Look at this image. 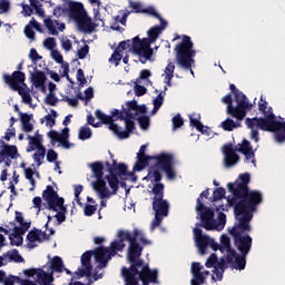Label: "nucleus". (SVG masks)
I'll use <instances>...</instances> for the list:
<instances>
[{"label":"nucleus","mask_w":285,"mask_h":285,"mask_svg":"<svg viewBox=\"0 0 285 285\" xmlns=\"http://www.w3.org/2000/svg\"><path fill=\"white\" fill-rule=\"evenodd\" d=\"M137 39H138V40H141V38H139V36H135V37L132 38V40H125V42H126V49H130V50L132 51V53H136V56H138V57L140 58L139 52L136 51V42H137Z\"/></svg>","instance_id":"obj_46"},{"label":"nucleus","mask_w":285,"mask_h":285,"mask_svg":"<svg viewBox=\"0 0 285 285\" xmlns=\"http://www.w3.org/2000/svg\"><path fill=\"white\" fill-rule=\"evenodd\" d=\"M30 4L33 7L38 16H45V9H42V4L39 0H30Z\"/></svg>","instance_id":"obj_57"},{"label":"nucleus","mask_w":285,"mask_h":285,"mask_svg":"<svg viewBox=\"0 0 285 285\" xmlns=\"http://www.w3.org/2000/svg\"><path fill=\"white\" fill-rule=\"evenodd\" d=\"M29 228H31V223H26V220H22L19 227H14V230L16 233H19V237H23Z\"/></svg>","instance_id":"obj_50"},{"label":"nucleus","mask_w":285,"mask_h":285,"mask_svg":"<svg viewBox=\"0 0 285 285\" xmlns=\"http://www.w3.org/2000/svg\"><path fill=\"white\" fill-rule=\"evenodd\" d=\"M52 282H55V277H53V273H46V271H43L41 268V271H39L38 273V284L39 285H55L52 284ZM36 284V282H23V285H38Z\"/></svg>","instance_id":"obj_21"},{"label":"nucleus","mask_w":285,"mask_h":285,"mask_svg":"<svg viewBox=\"0 0 285 285\" xmlns=\"http://www.w3.org/2000/svg\"><path fill=\"white\" fill-rule=\"evenodd\" d=\"M134 240V234L131 232H128V229H119L118 232V238H115V240H111L109 247H100L98 250L97 258L101 262V266H108V263L112 257H116L117 253H122L126 248V243H129V246H131Z\"/></svg>","instance_id":"obj_7"},{"label":"nucleus","mask_w":285,"mask_h":285,"mask_svg":"<svg viewBox=\"0 0 285 285\" xmlns=\"http://www.w3.org/2000/svg\"><path fill=\"white\" fill-rule=\"evenodd\" d=\"M11 4L9 0H0V13H7L10 11Z\"/></svg>","instance_id":"obj_64"},{"label":"nucleus","mask_w":285,"mask_h":285,"mask_svg":"<svg viewBox=\"0 0 285 285\" xmlns=\"http://www.w3.org/2000/svg\"><path fill=\"white\" fill-rule=\"evenodd\" d=\"M90 167L94 171V176L96 177V180L92 183L94 189L98 191L100 198H110L111 193L104 178V163H101V160H96L95 163H91Z\"/></svg>","instance_id":"obj_14"},{"label":"nucleus","mask_w":285,"mask_h":285,"mask_svg":"<svg viewBox=\"0 0 285 285\" xmlns=\"http://www.w3.org/2000/svg\"><path fill=\"white\" fill-rule=\"evenodd\" d=\"M0 144L2 145V149H0V163H3L7 156H9L10 158H17L18 156L17 145H9L8 142H4L3 138H1Z\"/></svg>","instance_id":"obj_18"},{"label":"nucleus","mask_w":285,"mask_h":285,"mask_svg":"<svg viewBox=\"0 0 285 285\" xmlns=\"http://www.w3.org/2000/svg\"><path fill=\"white\" fill-rule=\"evenodd\" d=\"M45 24L52 36H58L59 31L57 30L55 22L51 18H46Z\"/></svg>","instance_id":"obj_52"},{"label":"nucleus","mask_w":285,"mask_h":285,"mask_svg":"<svg viewBox=\"0 0 285 285\" xmlns=\"http://www.w3.org/2000/svg\"><path fill=\"white\" fill-rule=\"evenodd\" d=\"M46 151H47V149H46L45 145H42V140H40V144H39V147H38V151H36L33 154V158L37 161L38 166L42 165V160H43V158L46 156Z\"/></svg>","instance_id":"obj_38"},{"label":"nucleus","mask_w":285,"mask_h":285,"mask_svg":"<svg viewBox=\"0 0 285 285\" xmlns=\"http://www.w3.org/2000/svg\"><path fill=\"white\" fill-rule=\"evenodd\" d=\"M43 45H45L46 49H49L51 51V55H52V51L57 47L56 38H51V37L46 38L43 40Z\"/></svg>","instance_id":"obj_56"},{"label":"nucleus","mask_w":285,"mask_h":285,"mask_svg":"<svg viewBox=\"0 0 285 285\" xmlns=\"http://www.w3.org/2000/svg\"><path fill=\"white\" fill-rule=\"evenodd\" d=\"M42 197L46 200V208L56 212L55 216L58 222V226L65 224L68 214V207L63 196H59L58 191L52 185H47L42 191Z\"/></svg>","instance_id":"obj_8"},{"label":"nucleus","mask_w":285,"mask_h":285,"mask_svg":"<svg viewBox=\"0 0 285 285\" xmlns=\"http://www.w3.org/2000/svg\"><path fill=\"white\" fill-rule=\"evenodd\" d=\"M107 169L109 174L106 175V178L109 183V187L111 188L110 196L112 194H117L119 189V178L118 176H127L128 175V165L126 163H117V160H112L109 163V160L106 161Z\"/></svg>","instance_id":"obj_13"},{"label":"nucleus","mask_w":285,"mask_h":285,"mask_svg":"<svg viewBox=\"0 0 285 285\" xmlns=\"http://www.w3.org/2000/svg\"><path fill=\"white\" fill-rule=\"evenodd\" d=\"M238 151H242V154H244L246 160H252V163L256 165L255 151L253 149L252 142H249L247 138L243 139L242 145H239L238 147Z\"/></svg>","instance_id":"obj_20"},{"label":"nucleus","mask_w":285,"mask_h":285,"mask_svg":"<svg viewBox=\"0 0 285 285\" xmlns=\"http://www.w3.org/2000/svg\"><path fill=\"white\" fill-rule=\"evenodd\" d=\"M256 118H257V116H255L254 118H246V125H247V127H249V129H252L250 138H253V140H255V142H258L259 131H258V129H255V127H258L257 120H255Z\"/></svg>","instance_id":"obj_28"},{"label":"nucleus","mask_w":285,"mask_h":285,"mask_svg":"<svg viewBox=\"0 0 285 285\" xmlns=\"http://www.w3.org/2000/svg\"><path fill=\"white\" fill-rule=\"evenodd\" d=\"M52 273H63L65 272V263L61 258V256H53L51 258V266H50Z\"/></svg>","instance_id":"obj_29"},{"label":"nucleus","mask_w":285,"mask_h":285,"mask_svg":"<svg viewBox=\"0 0 285 285\" xmlns=\"http://www.w3.org/2000/svg\"><path fill=\"white\" fill-rule=\"evenodd\" d=\"M45 102H46L47 105L56 106L57 102H59V98L56 96V94H51V92L49 91V94H48V95L46 96V98H45Z\"/></svg>","instance_id":"obj_59"},{"label":"nucleus","mask_w":285,"mask_h":285,"mask_svg":"<svg viewBox=\"0 0 285 285\" xmlns=\"http://www.w3.org/2000/svg\"><path fill=\"white\" fill-rule=\"evenodd\" d=\"M258 109L264 114V116L255 118L257 127H259V129H263L264 131H274L275 140H277V142H284L285 120H276L273 107H268V102L267 100H264V96H261Z\"/></svg>","instance_id":"obj_3"},{"label":"nucleus","mask_w":285,"mask_h":285,"mask_svg":"<svg viewBox=\"0 0 285 285\" xmlns=\"http://www.w3.org/2000/svg\"><path fill=\"white\" fill-rule=\"evenodd\" d=\"M63 11L69 16L70 20L76 22L79 31H83L85 33H92L95 31L96 24L92 22V18L88 16V11H86L82 2L70 0Z\"/></svg>","instance_id":"obj_6"},{"label":"nucleus","mask_w":285,"mask_h":285,"mask_svg":"<svg viewBox=\"0 0 285 285\" xmlns=\"http://www.w3.org/2000/svg\"><path fill=\"white\" fill-rule=\"evenodd\" d=\"M94 255V249H87V252H83L81 255L80 262L82 264V267H85V277H91L92 276V263L91 257Z\"/></svg>","instance_id":"obj_23"},{"label":"nucleus","mask_w":285,"mask_h":285,"mask_svg":"<svg viewBox=\"0 0 285 285\" xmlns=\"http://www.w3.org/2000/svg\"><path fill=\"white\" fill-rule=\"evenodd\" d=\"M209 244H210V236H208V234H204L202 229L200 240H199V250L202 255H205L206 248H208Z\"/></svg>","instance_id":"obj_37"},{"label":"nucleus","mask_w":285,"mask_h":285,"mask_svg":"<svg viewBox=\"0 0 285 285\" xmlns=\"http://www.w3.org/2000/svg\"><path fill=\"white\" fill-rule=\"evenodd\" d=\"M226 196V189L225 187H216L213 191L212 200H220L222 198H225Z\"/></svg>","instance_id":"obj_45"},{"label":"nucleus","mask_w":285,"mask_h":285,"mask_svg":"<svg viewBox=\"0 0 285 285\" xmlns=\"http://www.w3.org/2000/svg\"><path fill=\"white\" fill-rule=\"evenodd\" d=\"M222 127L226 131H233V129H235V127H240V122H235V120H233V118H226L225 120H223Z\"/></svg>","instance_id":"obj_42"},{"label":"nucleus","mask_w":285,"mask_h":285,"mask_svg":"<svg viewBox=\"0 0 285 285\" xmlns=\"http://www.w3.org/2000/svg\"><path fill=\"white\" fill-rule=\"evenodd\" d=\"M101 248H104V245H100L99 247H96V249H94V257L96 258V262L98 263V266H96L95 271H94V282H98V279H102L104 277V273H100L99 275V271H101L102 268H107V266H101V261H99L98 255H99V250H101Z\"/></svg>","instance_id":"obj_26"},{"label":"nucleus","mask_w":285,"mask_h":285,"mask_svg":"<svg viewBox=\"0 0 285 285\" xmlns=\"http://www.w3.org/2000/svg\"><path fill=\"white\" fill-rule=\"evenodd\" d=\"M228 207H230V205L228 206V196H227V205H218L216 207V209L220 210L218 214V222L219 224H222L223 226H225L226 224V214H225V209H228Z\"/></svg>","instance_id":"obj_43"},{"label":"nucleus","mask_w":285,"mask_h":285,"mask_svg":"<svg viewBox=\"0 0 285 285\" xmlns=\"http://www.w3.org/2000/svg\"><path fill=\"white\" fill-rule=\"evenodd\" d=\"M200 118L202 116L199 114L195 118L194 116H189V122L193 127H196L198 131H202V134H206L208 129L205 128V125L202 122Z\"/></svg>","instance_id":"obj_34"},{"label":"nucleus","mask_w":285,"mask_h":285,"mask_svg":"<svg viewBox=\"0 0 285 285\" xmlns=\"http://www.w3.org/2000/svg\"><path fill=\"white\" fill-rule=\"evenodd\" d=\"M120 60H122V53L119 52V47H117L111 53L109 62H115V66L118 67V65H120Z\"/></svg>","instance_id":"obj_48"},{"label":"nucleus","mask_w":285,"mask_h":285,"mask_svg":"<svg viewBox=\"0 0 285 285\" xmlns=\"http://www.w3.org/2000/svg\"><path fill=\"white\" fill-rule=\"evenodd\" d=\"M220 250H226L227 256H226V262L227 264H234V257H235V249H233L230 245V238L227 236V234H222L220 236Z\"/></svg>","instance_id":"obj_17"},{"label":"nucleus","mask_w":285,"mask_h":285,"mask_svg":"<svg viewBox=\"0 0 285 285\" xmlns=\"http://www.w3.org/2000/svg\"><path fill=\"white\" fill-rule=\"evenodd\" d=\"M150 160H156L158 167L165 171L167 178L174 179L177 176V173L174 169L175 158L174 154H168L163 151L158 154V156H149V155H137V160L134 165V169L136 171H141L145 167H148Z\"/></svg>","instance_id":"obj_5"},{"label":"nucleus","mask_w":285,"mask_h":285,"mask_svg":"<svg viewBox=\"0 0 285 285\" xmlns=\"http://www.w3.org/2000/svg\"><path fill=\"white\" fill-rule=\"evenodd\" d=\"M148 176H150V178H153L154 176L155 183H159L160 180H163V174L160 169H156V167L149 168Z\"/></svg>","instance_id":"obj_49"},{"label":"nucleus","mask_w":285,"mask_h":285,"mask_svg":"<svg viewBox=\"0 0 285 285\" xmlns=\"http://www.w3.org/2000/svg\"><path fill=\"white\" fill-rule=\"evenodd\" d=\"M40 229H37V227H35V229H30V232H28L27 234V248H37V243L39 242V244H42V238L40 236Z\"/></svg>","instance_id":"obj_24"},{"label":"nucleus","mask_w":285,"mask_h":285,"mask_svg":"<svg viewBox=\"0 0 285 285\" xmlns=\"http://www.w3.org/2000/svg\"><path fill=\"white\" fill-rule=\"evenodd\" d=\"M52 114V115H51ZM51 114H47L46 116H45V118H41V122H45V120H47V126H49V127H53L55 125H56V118H57V116H58V114H57V111H56V109H51Z\"/></svg>","instance_id":"obj_44"},{"label":"nucleus","mask_w":285,"mask_h":285,"mask_svg":"<svg viewBox=\"0 0 285 285\" xmlns=\"http://www.w3.org/2000/svg\"><path fill=\"white\" fill-rule=\"evenodd\" d=\"M129 7L135 13H145L144 4L141 2L129 1Z\"/></svg>","instance_id":"obj_54"},{"label":"nucleus","mask_w":285,"mask_h":285,"mask_svg":"<svg viewBox=\"0 0 285 285\" xmlns=\"http://www.w3.org/2000/svg\"><path fill=\"white\" fill-rule=\"evenodd\" d=\"M158 212H159V218H160V224H163L165 216H168L169 214V208H170V203L165 198V189H163L161 195L158 199L157 203Z\"/></svg>","instance_id":"obj_22"},{"label":"nucleus","mask_w":285,"mask_h":285,"mask_svg":"<svg viewBox=\"0 0 285 285\" xmlns=\"http://www.w3.org/2000/svg\"><path fill=\"white\" fill-rule=\"evenodd\" d=\"M234 268L236 271H245L247 261L244 258L243 254H237L235 249V256H234Z\"/></svg>","instance_id":"obj_30"},{"label":"nucleus","mask_w":285,"mask_h":285,"mask_svg":"<svg viewBox=\"0 0 285 285\" xmlns=\"http://www.w3.org/2000/svg\"><path fill=\"white\" fill-rule=\"evenodd\" d=\"M3 79L4 82H7V85H9L11 89H13V91H18L23 102H32V96L30 94V90L27 89L28 86L26 85L24 71H13L11 76L9 73H4Z\"/></svg>","instance_id":"obj_10"},{"label":"nucleus","mask_w":285,"mask_h":285,"mask_svg":"<svg viewBox=\"0 0 285 285\" xmlns=\"http://www.w3.org/2000/svg\"><path fill=\"white\" fill-rule=\"evenodd\" d=\"M218 262L217 254H210L205 263L206 268H215Z\"/></svg>","instance_id":"obj_55"},{"label":"nucleus","mask_w":285,"mask_h":285,"mask_svg":"<svg viewBox=\"0 0 285 285\" xmlns=\"http://www.w3.org/2000/svg\"><path fill=\"white\" fill-rule=\"evenodd\" d=\"M214 273L216 274L217 279L222 281L224 273V263H218L217 261Z\"/></svg>","instance_id":"obj_61"},{"label":"nucleus","mask_w":285,"mask_h":285,"mask_svg":"<svg viewBox=\"0 0 285 285\" xmlns=\"http://www.w3.org/2000/svg\"><path fill=\"white\" fill-rule=\"evenodd\" d=\"M31 147H28L27 151H32L33 149H39L40 140H43L42 134L39 130L36 131L35 136H28Z\"/></svg>","instance_id":"obj_31"},{"label":"nucleus","mask_w":285,"mask_h":285,"mask_svg":"<svg viewBox=\"0 0 285 285\" xmlns=\"http://www.w3.org/2000/svg\"><path fill=\"white\" fill-rule=\"evenodd\" d=\"M16 282H19L21 285H23V282H31V279H21V277H14L13 275H10L9 277L6 276L4 285H14Z\"/></svg>","instance_id":"obj_53"},{"label":"nucleus","mask_w":285,"mask_h":285,"mask_svg":"<svg viewBox=\"0 0 285 285\" xmlns=\"http://www.w3.org/2000/svg\"><path fill=\"white\" fill-rule=\"evenodd\" d=\"M41 271V268H27L26 271H23V275H26V277H36L37 276V285H38V274Z\"/></svg>","instance_id":"obj_62"},{"label":"nucleus","mask_w":285,"mask_h":285,"mask_svg":"<svg viewBox=\"0 0 285 285\" xmlns=\"http://www.w3.org/2000/svg\"><path fill=\"white\" fill-rule=\"evenodd\" d=\"M43 81V71L37 69L35 72L31 73V82L35 87L40 88L42 87Z\"/></svg>","instance_id":"obj_36"},{"label":"nucleus","mask_w":285,"mask_h":285,"mask_svg":"<svg viewBox=\"0 0 285 285\" xmlns=\"http://www.w3.org/2000/svg\"><path fill=\"white\" fill-rule=\"evenodd\" d=\"M140 232L138 227L132 229V240L128 246L127 261L130 264L129 268L124 266L121 275L125 279V285H142L158 284V271H150L148 263H145L141 255L144 245L138 243Z\"/></svg>","instance_id":"obj_2"},{"label":"nucleus","mask_w":285,"mask_h":285,"mask_svg":"<svg viewBox=\"0 0 285 285\" xmlns=\"http://www.w3.org/2000/svg\"><path fill=\"white\" fill-rule=\"evenodd\" d=\"M176 62L184 69H191L194 58L197 53L194 49V42L190 36H183L181 42H178L175 47Z\"/></svg>","instance_id":"obj_9"},{"label":"nucleus","mask_w":285,"mask_h":285,"mask_svg":"<svg viewBox=\"0 0 285 285\" xmlns=\"http://www.w3.org/2000/svg\"><path fill=\"white\" fill-rule=\"evenodd\" d=\"M153 209L155 212V217L151 222L150 228L151 230H155V228H159V226H161V218L159 217V209L156 203H153Z\"/></svg>","instance_id":"obj_39"},{"label":"nucleus","mask_w":285,"mask_h":285,"mask_svg":"<svg viewBox=\"0 0 285 285\" xmlns=\"http://www.w3.org/2000/svg\"><path fill=\"white\" fill-rule=\"evenodd\" d=\"M19 114H20V120L22 122L23 131H26V132L33 131L35 125L31 122V120L33 118V114H27L23 111H19Z\"/></svg>","instance_id":"obj_25"},{"label":"nucleus","mask_w":285,"mask_h":285,"mask_svg":"<svg viewBox=\"0 0 285 285\" xmlns=\"http://www.w3.org/2000/svg\"><path fill=\"white\" fill-rule=\"evenodd\" d=\"M33 26L31 24V20L29 22V24H26L24 27V33L27 36V38H30V40H35L36 38V31H33Z\"/></svg>","instance_id":"obj_58"},{"label":"nucleus","mask_w":285,"mask_h":285,"mask_svg":"<svg viewBox=\"0 0 285 285\" xmlns=\"http://www.w3.org/2000/svg\"><path fill=\"white\" fill-rule=\"evenodd\" d=\"M223 153L225 155V166L226 167H233L236 165L239 160V154L234 149L233 142H228L227 145H224Z\"/></svg>","instance_id":"obj_16"},{"label":"nucleus","mask_w":285,"mask_h":285,"mask_svg":"<svg viewBox=\"0 0 285 285\" xmlns=\"http://www.w3.org/2000/svg\"><path fill=\"white\" fill-rule=\"evenodd\" d=\"M164 189H165V185H164V183H161V180L154 184L153 189H151V191L154 194L153 203H156V205H158L159 198H160Z\"/></svg>","instance_id":"obj_32"},{"label":"nucleus","mask_w":285,"mask_h":285,"mask_svg":"<svg viewBox=\"0 0 285 285\" xmlns=\"http://www.w3.org/2000/svg\"><path fill=\"white\" fill-rule=\"evenodd\" d=\"M202 271H204L202 263H191V275L194 276V279H191V285L206 284V277H204Z\"/></svg>","instance_id":"obj_19"},{"label":"nucleus","mask_w":285,"mask_h":285,"mask_svg":"<svg viewBox=\"0 0 285 285\" xmlns=\"http://www.w3.org/2000/svg\"><path fill=\"white\" fill-rule=\"evenodd\" d=\"M122 120L125 121V129H121L117 122H112V118L110 117H102L105 121L110 122V130L118 136L120 139L129 138V136L136 129V122L134 120L135 114L128 110V108H122Z\"/></svg>","instance_id":"obj_12"},{"label":"nucleus","mask_w":285,"mask_h":285,"mask_svg":"<svg viewBox=\"0 0 285 285\" xmlns=\"http://www.w3.org/2000/svg\"><path fill=\"white\" fill-rule=\"evenodd\" d=\"M222 102H225L227 105V114H229L234 118L235 110L232 94H226V96L222 98Z\"/></svg>","instance_id":"obj_41"},{"label":"nucleus","mask_w":285,"mask_h":285,"mask_svg":"<svg viewBox=\"0 0 285 285\" xmlns=\"http://www.w3.org/2000/svg\"><path fill=\"white\" fill-rule=\"evenodd\" d=\"M249 171L239 174L234 183H227L228 191L232 194L227 197V203L229 206H234V214L238 222L229 229V235L234 237L235 246L242 253L244 259H246L253 246L252 236L249 234L244 235V233H250L254 212H257L258 205L264 199L263 191L249 189Z\"/></svg>","instance_id":"obj_1"},{"label":"nucleus","mask_w":285,"mask_h":285,"mask_svg":"<svg viewBox=\"0 0 285 285\" xmlns=\"http://www.w3.org/2000/svg\"><path fill=\"white\" fill-rule=\"evenodd\" d=\"M175 69H176L175 62H168V65L165 68V81L169 87H171V80L175 76Z\"/></svg>","instance_id":"obj_33"},{"label":"nucleus","mask_w":285,"mask_h":285,"mask_svg":"<svg viewBox=\"0 0 285 285\" xmlns=\"http://www.w3.org/2000/svg\"><path fill=\"white\" fill-rule=\"evenodd\" d=\"M210 194L209 188L204 189L199 197L196 200V212L199 214L202 223L200 227L205 228V230H215V210L210 209L207 205L204 204L202 198H208Z\"/></svg>","instance_id":"obj_11"},{"label":"nucleus","mask_w":285,"mask_h":285,"mask_svg":"<svg viewBox=\"0 0 285 285\" xmlns=\"http://www.w3.org/2000/svg\"><path fill=\"white\" fill-rule=\"evenodd\" d=\"M158 20L160 21V24H155V27H150V29L147 32L148 38H142L141 40L136 39V42H135L136 51L138 52L139 61L142 65H146L148 60H151L153 53H154L151 43L156 42L160 33H163V31L167 28V24H168L167 20L161 18V16H159Z\"/></svg>","instance_id":"obj_4"},{"label":"nucleus","mask_w":285,"mask_h":285,"mask_svg":"<svg viewBox=\"0 0 285 285\" xmlns=\"http://www.w3.org/2000/svg\"><path fill=\"white\" fill-rule=\"evenodd\" d=\"M48 136L49 138H69L70 129L68 126H65L61 134L60 131H57V129H50V131H48Z\"/></svg>","instance_id":"obj_35"},{"label":"nucleus","mask_w":285,"mask_h":285,"mask_svg":"<svg viewBox=\"0 0 285 285\" xmlns=\"http://www.w3.org/2000/svg\"><path fill=\"white\" fill-rule=\"evenodd\" d=\"M138 122L141 129H148L150 127V117L146 114H142V116L138 117Z\"/></svg>","instance_id":"obj_51"},{"label":"nucleus","mask_w":285,"mask_h":285,"mask_svg":"<svg viewBox=\"0 0 285 285\" xmlns=\"http://www.w3.org/2000/svg\"><path fill=\"white\" fill-rule=\"evenodd\" d=\"M9 239L11 246H22L23 244V236H19V232H17V229L9 234Z\"/></svg>","instance_id":"obj_40"},{"label":"nucleus","mask_w":285,"mask_h":285,"mask_svg":"<svg viewBox=\"0 0 285 285\" xmlns=\"http://www.w3.org/2000/svg\"><path fill=\"white\" fill-rule=\"evenodd\" d=\"M90 47L89 45H83V47H81L80 49H78V58L80 60H83L88 53H89Z\"/></svg>","instance_id":"obj_63"},{"label":"nucleus","mask_w":285,"mask_h":285,"mask_svg":"<svg viewBox=\"0 0 285 285\" xmlns=\"http://www.w3.org/2000/svg\"><path fill=\"white\" fill-rule=\"evenodd\" d=\"M3 257H8V261L14 262V264H22V262H24L22 254H20L17 247H14L13 249H8V252H4Z\"/></svg>","instance_id":"obj_27"},{"label":"nucleus","mask_w":285,"mask_h":285,"mask_svg":"<svg viewBox=\"0 0 285 285\" xmlns=\"http://www.w3.org/2000/svg\"><path fill=\"white\" fill-rule=\"evenodd\" d=\"M229 89L234 94L235 101L237 102L236 107L233 105V111L235 114L233 115V118H236L237 120H244L247 114V109H253L254 105L253 102H249L246 94L237 89L236 85L230 83Z\"/></svg>","instance_id":"obj_15"},{"label":"nucleus","mask_w":285,"mask_h":285,"mask_svg":"<svg viewBox=\"0 0 285 285\" xmlns=\"http://www.w3.org/2000/svg\"><path fill=\"white\" fill-rule=\"evenodd\" d=\"M183 125H184V118H181V114H176V116L173 117L174 129H178L179 127H183Z\"/></svg>","instance_id":"obj_60"},{"label":"nucleus","mask_w":285,"mask_h":285,"mask_svg":"<svg viewBox=\"0 0 285 285\" xmlns=\"http://www.w3.org/2000/svg\"><path fill=\"white\" fill-rule=\"evenodd\" d=\"M91 136L92 131L90 127H80V130L78 132V138H80V140H87L88 138H91Z\"/></svg>","instance_id":"obj_47"}]
</instances>
